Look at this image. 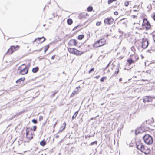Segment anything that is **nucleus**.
<instances>
[{"label":"nucleus","mask_w":155,"mask_h":155,"mask_svg":"<svg viewBox=\"0 0 155 155\" xmlns=\"http://www.w3.org/2000/svg\"><path fill=\"white\" fill-rule=\"evenodd\" d=\"M37 128V127L35 125L33 126L32 128L30 127H27L25 128L26 137L28 142H29L33 139L35 135L34 132L36 131Z\"/></svg>","instance_id":"obj_1"},{"label":"nucleus","mask_w":155,"mask_h":155,"mask_svg":"<svg viewBox=\"0 0 155 155\" xmlns=\"http://www.w3.org/2000/svg\"><path fill=\"white\" fill-rule=\"evenodd\" d=\"M137 149L146 154H148L150 152L151 150L148 147L144 145L140 142H138L136 144Z\"/></svg>","instance_id":"obj_2"},{"label":"nucleus","mask_w":155,"mask_h":155,"mask_svg":"<svg viewBox=\"0 0 155 155\" xmlns=\"http://www.w3.org/2000/svg\"><path fill=\"white\" fill-rule=\"evenodd\" d=\"M68 51L70 54L77 56H81L84 53L83 51L79 50L75 48H68Z\"/></svg>","instance_id":"obj_3"},{"label":"nucleus","mask_w":155,"mask_h":155,"mask_svg":"<svg viewBox=\"0 0 155 155\" xmlns=\"http://www.w3.org/2000/svg\"><path fill=\"white\" fill-rule=\"evenodd\" d=\"M18 71L21 75H25L28 73V68L25 64H23L19 67Z\"/></svg>","instance_id":"obj_4"},{"label":"nucleus","mask_w":155,"mask_h":155,"mask_svg":"<svg viewBox=\"0 0 155 155\" xmlns=\"http://www.w3.org/2000/svg\"><path fill=\"white\" fill-rule=\"evenodd\" d=\"M106 43V40L104 38H102L95 42L93 45V47L94 48H98L105 45Z\"/></svg>","instance_id":"obj_5"},{"label":"nucleus","mask_w":155,"mask_h":155,"mask_svg":"<svg viewBox=\"0 0 155 155\" xmlns=\"http://www.w3.org/2000/svg\"><path fill=\"white\" fill-rule=\"evenodd\" d=\"M143 140L147 144H151L153 142L152 137L148 134H146L144 136Z\"/></svg>","instance_id":"obj_6"},{"label":"nucleus","mask_w":155,"mask_h":155,"mask_svg":"<svg viewBox=\"0 0 155 155\" xmlns=\"http://www.w3.org/2000/svg\"><path fill=\"white\" fill-rule=\"evenodd\" d=\"M19 48L18 45H16L15 47L12 46L10 47V48L8 50L6 53V54L11 55L14 52L18 50Z\"/></svg>","instance_id":"obj_7"},{"label":"nucleus","mask_w":155,"mask_h":155,"mask_svg":"<svg viewBox=\"0 0 155 155\" xmlns=\"http://www.w3.org/2000/svg\"><path fill=\"white\" fill-rule=\"evenodd\" d=\"M114 19L112 17H108L104 20V23L105 25H110L114 22Z\"/></svg>","instance_id":"obj_8"},{"label":"nucleus","mask_w":155,"mask_h":155,"mask_svg":"<svg viewBox=\"0 0 155 155\" xmlns=\"http://www.w3.org/2000/svg\"><path fill=\"white\" fill-rule=\"evenodd\" d=\"M142 25L143 29L144 28L146 29H149L151 28V25L150 23L147 19L146 18H144L143 19V22Z\"/></svg>","instance_id":"obj_9"},{"label":"nucleus","mask_w":155,"mask_h":155,"mask_svg":"<svg viewBox=\"0 0 155 155\" xmlns=\"http://www.w3.org/2000/svg\"><path fill=\"white\" fill-rule=\"evenodd\" d=\"M133 29L134 30H140L143 29L142 25L139 23H134L133 26Z\"/></svg>","instance_id":"obj_10"},{"label":"nucleus","mask_w":155,"mask_h":155,"mask_svg":"<svg viewBox=\"0 0 155 155\" xmlns=\"http://www.w3.org/2000/svg\"><path fill=\"white\" fill-rule=\"evenodd\" d=\"M142 47L143 49L146 48L148 45V42L146 39H143L141 42Z\"/></svg>","instance_id":"obj_11"},{"label":"nucleus","mask_w":155,"mask_h":155,"mask_svg":"<svg viewBox=\"0 0 155 155\" xmlns=\"http://www.w3.org/2000/svg\"><path fill=\"white\" fill-rule=\"evenodd\" d=\"M77 45V41L74 39L70 40L68 43V45L69 46H76Z\"/></svg>","instance_id":"obj_12"},{"label":"nucleus","mask_w":155,"mask_h":155,"mask_svg":"<svg viewBox=\"0 0 155 155\" xmlns=\"http://www.w3.org/2000/svg\"><path fill=\"white\" fill-rule=\"evenodd\" d=\"M153 98L150 96H145L143 99V102L145 103L146 102H152Z\"/></svg>","instance_id":"obj_13"},{"label":"nucleus","mask_w":155,"mask_h":155,"mask_svg":"<svg viewBox=\"0 0 155 155\" xmlns=\"http://www.w3.org/2000/svg\"><path fill=\"white\" fill-rule=\"evenodd\" d=\"M42 39H43V40L41 42V43H43V42H44L45 40V39H46L44 37H43V36L42 37H40V38L38 37V38H35L33 41V42L34 43V42H35L37 41H40V40H41Z\"/></svg>","instance_id":"obj_14"},{"label":"nucleus","mask_w":155,"mask_h":155,"mask_svg":"<svg viewBox=\"0 0 155 155\" xmlns=\"http://www.w3.org/2000/svg\"><path fill=\"white\" fill-rule=\"evenodd\" d=\"M131 58L135 62L137 61L139 59L138 56L134 54L132 56V57Z\"/></svg>","instance_id":"obj_15"},{"label":"nucleus","mask_w":155,"mask_h":155,"mask_svg":"<svg viewBox=\"0 0 155 155\" xmlns=\"http://www.w3.org/2000/svg\"><path fill=\"white\" fill-rule=\"evenodd\" d=\"M127 61L129 65H130L132 63H135L133 60H132V58L131 57L130 58L127 60Z\"/></svg>","instance_id":"obj_16"},{"label":"nucleus","mask_w":155,"mask_h":155,"mask_svg":"<svg viewBox=\"0 0 155 155\" xmlns=\"http://www.w3.org/2000/svg\"><path fill=\"white\" fill-rule=\"evenodd\" d=\"M25 79V78H21L16 81V82L17 83H20L21 81H24Z\"/></svg>","instance_id":"obj_17"},{"label":"nucleus","mask_w":155,"mask_h":155,"mask_svg":"<svg viewBox=\"0 0 155 155\" xmlns=\"http://www.w3.org/2000/svg\"><path fill=\"white\" fill-rule=\"evenodd\" d=\"M130 2L129 1H125L124 3V5L126 7H128L130 5Z\"/></svg>","instance_id":"obj_18"},{"label":"nucleus","mask_w":155,"mask_h":155,"mask_svg":"<svg viewBox=\"0 0 155 155\" xmlns=\"http://www.w3.org/2000/svg\"><path fill=\"white\" fill-rule=\"evenodd\" d=\"M40 144L41 146H44L46 144V141L44 140H43L40 142Z\"/></svg>","instance_id":"obj_19"},{"label":"nucleus","mask_w":155,"mask_h":155,"mask_svg":"<svg viewBox=\"0 0 155 155\" xmlns=\"http://www.w3.org/2000/svg\"><path fill=\"white\" fill-rule=\"evenodd\" d=\"M67 23L69 25H71L73 23V21L71 18H68L67 19Z\"/></svg>","instance_id":"obj_20"},{"label":"nucleus","mask_w":155,"mask_h":155,"mask_svg":"<svg viewBox=\"0 0 155 155\" xmlns=\"http://www.w3.org/2000/svg\"><path fill=\"white\" fill-rule=\"evenodd\" d=\"M39 70V68L38 67H36L32 69V71L34 73L37 72Z\"/></svg>","instance_id":"obj_21"},{"label":"nucleus","mask_w":155,"mask_h":155,"mask_svg":"<svg viewBox=\"0 0 155 155\" xmlns=\"http://www.w3.org/2000/svg\"><path fill=\"white\" fill-rule=\"evenodd\" d=\"M78 111L76 112L72 117V120L75 118L78 114Z\"/></svg>","instance_id":"obj_22"},{"label":"nucleus","mask_w":155,"mask_h":155,"mask_svg":"<svg viewBox=\"0 0 155 155\" xmlns=\"http://www.w3.org/2000/svg\"><path fill=\"white\" fill-rule=\"evenodd\" d=\"M84 35H81L78 36V39L79 40H81L84 38Z\"/></svg>","instance_id":"obj_23"},{"label":"nucleus","mask_w":155,"mask_h":155,"mask_svg":"<svg viewBox=\"0 0 155 155\" xmlns=\"http://www.w3.org/2000/svg\"><path fill=\"white\" fill-rule=\"evenodd\" d=\"M93 9V8L92 7L90 6L88 7L87 8V10L88 12H90L92 11Z\"/></svg>","instance_id":"obj_24"},{"label":"nucleus","mask_w":155,"mask_h":155,"mask_svg":"<svg viewBox=\"0 0 155 155\" xmlns=\"http://www.w3.org/2000/svg\"><path fill=\"white\" fill-rule=\"evenodd\" d=\"M119 67H118L116 69V71L114 72V74L116 75H117L118 74V73L119 72Z\"/></svg>","instance_id":"obj_25"},{"label":"nucleus","mask_w":155,"mask_h":155,"mask_svg":"<svg viewBox=\"0 0 155 155\" xmlns=\"http://www.w3.org/2000/svg\"><path fill=\"white\" fill-rule=\"evenodd\" d=\"M107 79V78L106 77L104 76L101 79H100V81L102 82H103L104 81V80H106Z\"/></svg>","instance_id":"obj_26"},{"label":"nucleus","mask_w":155,"mask_h":155,"mask_svg":"<svg viewBox=\"0 0 155 155\" xmlns=\"http://www.w3.org/2000/svg\"><path fill=\"white\" fill-rule=\"evenodd\" d=\"M49 48V46L47 45L45 47L44 52L45 53L48 50Z\"/></svg>","instance_id":"obj_27"},{"label":"nucleus","mask_w":155,"mask_h":155,"mask_svg":"<svg viewBox=\"0 0 155 155\" xmlns=\"http://www.w3.org/2000/svg\"><path fill=\"white\" fill-rule=\"evenodd\" d=\"M66 124L65 123H64L63 124V126H61V128L62 130L64 129L65 127H66Z\"/></svg>","instance_id":"obj_28"},{"label":"nucleus","mask_w":155,"mask_h":155,"mask_svg":"<svg viewBox=\"0 0 155 155\" xmlns=\"http://www.w3.org/2000/svg\"><path fill=\"white\" fill-rule=\"evenodd\" d=\"M95 68H91L88 71V73L90 74L91 72H93Z\"/></svg>","instance_id":"obj_29"},{"label":"nucleus","mask_w":155,"mask_h":155,"mask_svg":"<svg viewBox=\"0 0 155 155\" xmlns=\"http://www.w3.org/2000/svg\"><path fill=\"white\" fill-rule=\"evenodd\" d=\"M117 0H108V4H110L112 3L113 2L116 1Z\"/></svg>","instance_id":"obj_30"},{"label":"nucleus","mask_w":155,"mask_h":155,"mask_svg":"<svg viewBox=\"0 0 155 155\" xmlns=\"http://www.w3.org/2000/svg\"><path fill=\"white\" fill-rule=\"evenodd\" d=\"M97 141H95L94 142L91 143L90 144V145L92 146L94 144L97 145Z\"/></svg>","instance_id":"obj_31"},{"label":"nucleus","mask_w":155,"mask_h":155,"mask_svg":"<svg viewBox=\"0 0 155 155\" xmlns=\"http://www.w3.org/2000/svg\"><path fill=\"white\" fill-rule=\"evenodd\" d=\"M43 119V117L42 116H40L39 117V120L40 121H41Z\"/></svg>","instance_id":"obj_32"},{"label":"nucleus","mask_w":155,"mask_h":155,"mask_svg":"<svg viewBox=\"0 0 155 155\" xmlns=\"http://www.w3.org/2000/svg\"><path fill=\"white\" fill-rule=\"evenodd\" d=\"M101 23V21L97 22L96 23V25L97 26H99L100 25Z\"/></svg>","instance_id":"obj_33"},{"label":"nucleus","mask_w":155,"mask_h":155,"mask_svg":"<svg viewBox=\"0 0 155 155\" xmlns=\"http://www.w3.org/2000/svg\"><path fill=\"white\" fill-rule=\"evenodd\" d=\"M32 122L34 124H36L37 123V121L36 120L33 119L32 120Z\"/></svg>","instance_id":"obj_34"},{"label":"nucleus","mask_w":155,"mask_h":155,"mask_svg":"<svg viewBox=\"0 0 155 155\" xmlns=\"http://www.w3.org/2000/svg\"><path fill=\"white\" fill-rule=\"evenodd\" d=\"M57 92H58V91H56V92H53V93L51 95V97H54L55 96V94L57 93Z\"/></svg>","instance_id":"obj_35"},{"label":"nucleus","mask_w":155,"mask_h":155,"mask_svg":"<svg viewBox=\"0 0 155 155\" xmlns=\"http://www.w3.org/2000/svg\"><path fill=\"white\" fill-rule=\"evenodd\" d=\"M114 14L115 15H117L118 14V13L117 11H115L114 12Z\"/></svg>","instance_id":"obj_36"},{"label":"nucleus","mask_w":155,"mask_h":155,"mask_svg":"<svg viewBox=\"0 0 155 155\" xmlns=\"http://www.w3.org/2000/svg\"><path fill=\"white\" fill-rule=\"evenodd\" d=\"M152 17L153 18V19L155 21V13H154L153 16H152Z\"/></svg>","instance_id":"obj_37"},{"label":"nucleus","mask_w":155,"mask_h":155,"mask_svg":"<svg viewBox=\"0 0 155 155\" xmlns=\"http://www.w3.org/2000/svg\"><path fill=\"white\" fill-rule=\"evenodd\" d=\"M132 17L133 18H137V16L133 15H132Z\"/></svg>","instance_id":"obj_38"},{"label":"nucleus","mask_w":155,"mask_h":155,"mask_svg":"<svg viewBox=\"0 0 155 155\" xmlns=\"http://www.w3.org/2000/svg\"><path fill=\"white\" fill-rule=\"evenodd\" d=\"M55 55H53L51 57V59L52 60H53L55 58Z\"/></svg>","instance_id":"obj_39"},{"label":"nucleus","mask_w":155,"mask_h":155,"mask_svg":"<svg viewBox=\"0 0 155 155\" xmlns=\"http://www.w3.org/2000/svg\"><path fill=\"white\" fill-rule=\"evenodd\" d=\"M100 77V75L96 76L95 77V78L97 79H98Z\"/></svg>","instance_id":"obj_40"},{"label":"nucleus","mask_w":155,"mask_h":155,"mask_svg":"<svg viewBox=\"0 0 155 155\" xmlns=\"http://www.w3.org/2000/svg\"><path fill=\"white\" fill-rule=\"evenodd\" d=\"M75 95V94L74 93H72V94H71V95L70 96L71 97H73Z\"/></svg>","instance_id":"obj_41"},{"label":"nucleus","mask_w":155,"mask_h":155,"mask_svg":"<svg viewBox=\"0 0 155 155\" xmlns=\"http://www.w3.org/2000/svg\"><path fill=\"white\" fill-rule=\"evenodd\" d=\"M78 26H79V25H78V26H76V27H74V28H73V30H76V29L77 28V27H78Z\"/></svg>","instance_id":"obj_42"},{"label":"nucleus","mask_w":155,"mask_h":155,"mask_svg":"<svg viewBox=\"0 0 155 155\" xmlns=\"http://www.w3.org/2000/svg\"><path fill=\"white\" fill-rule=\"evenodd\" d=\"M59 137V135H56L55 136V137L56 138H58Z\"/></svg>","instance_id":"obj_43"},{"label":"nucleus","mask_w":155,"mask_h":155,"mask_svg":"<svg viewBox=\"0 0 155 155\" xmlns=\"http://www.w3.org/2000/svg\"><path fill=\"white\" fill-rule=\"evenodd\" d=\"M133 12H136V11H137V10H136V9H134L133 10Z\"/></svg>","instance_id":"obj_44"},{"label":"nucleus","mask_w":155,"mask_h":155,"mask_svg":"<svg viewBox=\"0 0 155 155\" xmlns=\"http://www.w3.org/2000/svg\"><path fill=\"white\" fill-rule=\"evenodd\" d=\"M137 155H143L142 153H139Z\"/></svg>","instance_id":"obj_45"},{"label":"nucleus","mask_w":155,"mask_h":155,"mask_svg":"<svg viewBox=\"0 0 155 155\" xmlns=\"http://www.w3.org/2000/svg\"><path fill=\"white\" fill-rule=\"evenodd\" d=\"M122 78H120L119 79V81H122Z\"/></svg>","instance_id":"obj_46"},{"label":"nucleus","mask_w":155,"mask_h":155,"mask_svg":"<svg viewBox=\"0 0 155 155\" xmlns=\"http://www.w3.org/2000/svg\"><path fill=\"white\" fill-rule=\"evenodd\" d=\"M93 118H91V120H93Z\"/></svg>","instance_id":"obj_47"},{"label":"nucleus","mask_w":155,"mask_h":155,"mask_svg":"<svg viewBox=\"0 0 155 155\" xmlns=\"http://www.w3.org/2000/svg\"><path fill=\"white\" fill-rule=\"evenodd\" d=\"M56 124V123L55 124V125Z\"/></svg>","instance_id":"obj_48"}]
</instances>
